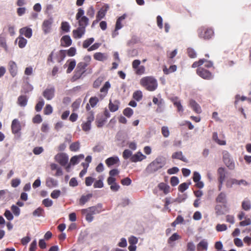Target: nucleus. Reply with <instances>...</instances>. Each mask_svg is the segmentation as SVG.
Listing matches in <instances>:
<instances>
[{"mask_svg": "<svg viewBox=\"0 0 251 251\" xmlns=\"http://www.w3.org/2000/svg\"><path fill=\"white\" fill-rule=\"evenodd\" d=\"M101 204H98L96 206L89 207L81 210V213L85 216L86 220L90 223L94 220L93 215L99 214L102 211Z\"/></svg>", "mask_w": 251, "mask_h": 251, "instance_id": "obj_1", "label": "nucleus"}, {"mask_svg": "<svg viewBox=\"0 0 251 251\" xmlns=\"http://www.w3.org/2000/svg\"><path fill=\"white\" fill-rule=\"evenodd\" d=\"M165 164L164 158L157 157L147 166L146 171L149 174L154 173L163 168Z\"/></svg>", "mask_w": 251, "mask_h": 251, "instance_id": "obj_2", "label": "nucleus"}, {"mask_svg": "<svg viewBox=\"0 0 251 251\" xmlns=\"http://www.w3.org/2000/svg\"><path fill=\"white\" fill-rule=\"evenodd\" d=\"M140 84L149 91H152L157 87L156 80L152 76H145L140 80Z\"/></svg>", "mask_w": 251, "mask_h": 251, "instance_id": "obj_3", "label": "nucleus"}, {"mask_svg": "<svg viewBox=\"0 0 251 251\" xmlns=\"http://www.w3.org/2000/svg\"><path fill=\"white\" fill-rule=\"evenodd\" d=\"M94 120V115L92 112L88 113L86 121L83 122L81 127L85 132H89L91 128V123Z\"/></svg>", "mask_w": 251, "mask_h": 251, "instance_id": "obj_4", "label": "nucleus"}, {"mask_svg": "<svg viewBox=\"0 0 251 251\" xmlns=\"http://www.w3.org/2000/svg\"><path fill=\"white\" fill-rule=\"evenodd\" d=\"M141 61L138 59L134 60L132 63V67L135 72L137 75H142L145 73V67L143 65H140Z\"/></svg>", "mask_w": 251, "mask_h": 251, "instance_id": "obj_5", "label": "nucleus"}, {"mask_svg": "<svg viewBox=\"0 0 251 251\" xmlns=\"http://www.w3.org/2000/svg\"><path fill=\"white\" fill-rule=\"evenodd\" d=\"M11 127L13 134L20 135L22 124L18 119H15L12 121Z\"/></svg>", "mask_w": 251, "mask_h": 251, "instance_id": "obj_6", "label": "nucleus"}, {"mask_svg": "<svg viewBox=\"0 0 251 251\" xmlns=\"http://www.w3.org/2000/svg\"><path fill=\"white\" fill-rule=\"evenodd\" d=\"M54 160L61 166H65L68 162L69 156L65 153L60 152L55 155Z\"/></svg>", "mask_w": 251, "mask_h": 251, "instance_id": "obj_7", "label": "nucleus"}, {"mask_svg": "<svg viewBox=\"0 0 251 251\" xmlns=\"http://www.w3.org/2000/svg\"><path fill=\"white\" fill-rule=\"evenodd\" d=\"M198 34L200 38L206 39L211 38L213 36L214 32L211 29L201 27L198 30Z\"/></svg>", "mask_w": 251, "mask_h": 251, "instance_id": "obj_8", "label": "nucleus"}, {"mask_svg": "<svg viewBox=\"0 0 251 251\" xmlns=\"http://www.w3.org/2000/svg\"><path fill=\"white\" fill-rule=\"evenodd\" d=\"M53 23V18L51 17L45 20L42 24V30L45 34L49 33L51 29V26Z\"/></svg>", "mask_w": 251, "mask_h": 251, "instance_id": "obj_9", "label": "nucleus"}, {"mask_svg": "<svg viewBox=\"0 0 251 251\" xmlns=\"http://www.w3.org/2000/svg\"><path fill=\"white\" fill-rule=\"evenodd\" d=\"M87 63L80 62L77 64L74 78L78 79L81 77L82 75L85 72V68L87 66Z\"/></svg>", "mask_w": 251, "mask_h": 251, "instance_id": "obj_10", "label": "nucleus"}, {"mask_svg": "<svg viewBox=\"0 0 251 251\" xmlns=\"http://www.w3.org/2000/svg\"><path fill=\"white\" fill-rule=\"evenodd\" d=\"M197 74L200 76L204 79H210L213 78V75L211 73L202 68H199L197 70Z\"/></svg>", "mask_w": 251, "mask_h": 251, "instance_id": "obj_11", "label": "nucleus"}, {"mask_svg": "<svg viewBox=\"0 0 251 251\" xmlns=\"http://www.w3.org/2000/svg\"><path fill=\"white\" fill-rule=\"evenodd\" d=\"M109 9V6L107 4H104L98 11L96 16V23H98L101 19L103 18Z\"/></svg>", "mask_w": 251, "mask_h": 251, "instance_id": "obj_12", "label": "nucleus"}, {"mask_svg": "<svg viewBox=\"0 0 251 251\" xmlns=\"http://www.w3.org/2000/svg\"><path fill=\"white\" fill-rule=\"evenodd\" d=\"M55 89L54 87L47 88L43 92V95L47 100H51L54 96Z\"/></svg>", "mask_w": 251, "mask_h": 251, "instance_id": "obj_13", "label": "nucleus"}, {"mask_svg": "<svg viewBox=\"0 0 251 251\" xmlns=\"http://www.w3.org/2000/svg\"><path fill=\"white\" fill-rule=\"evenodd\" d=\"M193 181L196 183V186L199 188H202L204 186V183L201 181V176L199 173L194 172L193 177Z\"/></svg>", "mask_w": 251, "mask_h": 251, "instance_id": "obj_14", "label": "nucleus"}, {"mask_svg": "<svg viewBox=\"0 0 251 251\" xmlns=\"http://www.w3.org/2000/svg\"><path fill=\"white\" fill-rule=\"evenodd\" d=\"M111 87V84L109 81H106L100 90V94L99 97L102 100L107 94L108 91Z\"/></svg>", "mask_w": 251, "mask_h": 251, "instance_id": "obj_15", "label": "nucleus"}, {"mask_svg": "<svg viewBox=\"0 0 251 251\" xmlns=\"http://www.w3.org/2000/svg\"><path fill=\"white\" fill-rule=\"evenodd\" d=\"M146 158V156L144 155L141 152L138 151L132 155L130 160L132 162H137L142 161Z\"/></svg>", "mask_w": 251, "mask_h": 251, "instance_id": "obj_16", "label": "nucleus"}, {"mask_svg": "<svg viewBox=\"0 0 251 251\" xmlns=\"http://www.w3.org/2000/svg\"><path fill=\"white\" fill-rule=\"evenodd\" d=\"M85 29L84 27H78L77 29L73 30V36L75 39L81 38L85 34Z\"/></svg>", "mask_w": 251, "mask_h": 251, "instance_id": "obj_17", "label": "nucleus"}, {"mask_svg": "<svg viewBox=\"0 0 251 251\" xmlns=\"http://www.w3.org/2000/svg\"><path fill=\"white\" fill-rule=\"evenodd\" d=\"M11 193L7 189L0 190V201H7L11 198Z\"/></svg>", "mask_w": 251, "mask_h": 251, "instance_id": "obj_18", "label": "nucleus"}, {"mask_svg": "<svg viewBox=\"0 0 251 251\" xmlns=\"http://www.w3.org/2000/svg\"><path fill=\"white\" fill-rule=\"evenodd\" d=\"M208 243L206 239L201 240L197 245V251H206Z\"/></svg>", "mask_w": 251, "mask_h": 251, "instance_id": "obj_19", "label": "nucleus"}, {"mask_svg": "<svg viewBox=\"0 0 251 251\" xmlns=\"http://www.w3.org/2000/svg\"><path fill=\"white\" fill-rule=\"evenodd\" d=\"M190 107L197 113H201V109L200 105L194 100H190L189 104Z\"/></svg>", "mask_w": 251, "mask_h": 251, "instance_id": "obj_20", "label": "nucleus"}, {"mask_svg": "<svg viewBox=\"0 0 251 251\" xmlns=\"http://www.w3.org/2000/svg\"><path fill=\"white\" fill-rule=\"evenodd\" d=\"M217 203H221L222 204H226L227 202L226 195L225 193H220L216 199Z\"/></svg>", "mask_w": 251, "mask_h": 251, "instance_id": "obj_21", "label": "nucleus"}, {"mask_svg": "<svg viewBox=\"0 0 251 251\" xmlns=\"http://www.w3.org/2000/svg\"><path fill=\"white\" fill-rule=\"evenodd\" d=\"M76 66V62L74 59H70L67 61L64 66L67 67V73H70Z\"/></svg>", "mask_w": 251, "mask_h": 251, "instance_id": "obj_22", "label": "nucleus"}, {"mask_svg": "<svg viewBox=\"0 0 251 251\" xmlns=\"http://www.w3.org/2000/svg\"><path fill=\"white\" fill-rule=\"evenodd\" d=\"M61 45L63 47H69L72 43V39L69 35L63 36L61 39Z\"/></svg>", "mask_w": 251, "mask_h": 251, "instance_id": "obj_23", "label": "nucleus"}, {"mask_svg": "<svg viewBox=\"0 0 251 251\" xmlns=\"http://www.w3.org/2000/svg\"><path fill=\"white\" fill-rule=\"evenodd\" d=\"M20 33L22 35H24L26 38H30L32 35V30L31 28L25 27L20 30Z\"/></svg>", "mask_w": 251, "mask_h": 251, "instance_id": "obj_24", "label": "nucleus"}, {"mask_svg": "<svg viewBox=\"0 0 251 251\" xmlns=\"http://www.w3.org/2000/svg\"><path fill=\"white\" fill-rule=\"evenodd\" d=\"M108 58V55L106 53L102 52H96L94 54V58L99 61H104Z\"/></svg>", "mask_w": 251, "mask_h": 251, "instance_id": "obj_25", "label": "nucleus"}, {"mask_svg": "<svg viewBox=\"0 0 251 251\" xmlns=\"http://www.w3.org/2000/svg\"><path fill=\"white\" fill-rule=\"evenodd\" d=\"M226 207V204H217L215 207V213L217 215L220 216L223 215L225 213V208Z\"/></svg>", "mask_w": 251, "mask_h": 251, "instance_id": "obj_26", "label": "nucleus"}, {"mask_svg": "<svg viewBox=\"0 0 251 251\" xmlns=\"http://www.w3.org/2000/svg\"><path fill=\"white\" fill-rule=\"evenodd\" d=\"M84 158V155L82 154L75 155L73 156L70 159L71 164H72V165L77 164Z\"/></svg>", "mask_w": 251, "mask_h": 251, "instance_id": "obj_27", "label": "nucleus"}, {"mask_svg": "<svg viewBox=\"0 0 251 251\" xmlns=\"http://www.w3.org/2000/svg\"><path fill=\"white\" fill-rule=\"evenodd\" d=\"M119 162V158L118 156H116L108 158L105 160V163L108 167L116 164Z\"/></svg>", "mask_w": 251, "mask_h": 251, "instance_id": "obj_28", "label": "nucleus"}, {"mask_svg": "<svg viewBox=\"0 0 251 251\" xmlns=\"http://www.w3.org/2000/svg\"><path fill=\"white\" fill-rule=\"evenodd\" d=\"M241 207L242 209L248 211L251 209V201L248 199H245L242 202Z\"/></svg>", "mask_w": 251, "mask_h": 251, "instance_id": "obj_29", "label": "nucleus"}, {"mask_svg": "<svg viewBox=\"0 0 251 251\" xmlns=\"http://www.w3.org/2000/svg\"><path fill=\"white\" fill-rule=\"evenodd\" d=\"M172 157L173 159H179L185 162H187L188 161L186 158L183 156L182 152L180 151L174 152L172 154Z\"/></svg>", "mask_w": 251, "mask_h": 251, "instance_id": "obj_30", "label": "nucleus"}, {"mask_svg": "<svg viewBox=\"0 0 251 251\" xmlns=\"http://www.w3.org/2000/svg\"><path fill=\"white\" fill-rule=\"evenodd\" d=\"M9 71L12 76H15L17 74V66L16 63L13 61H11L9 63Z\"/></svg>", "mask_w": 251, "mask_h": 251, "instance_id": "obj_31", "label": "nucleus"}, {"mask_svg": "<svg viewBox=\"0 0 251 251\" xmlns=\"http://www.w3.org/2000/svg\"><path fill=\"white\" fill-rule=\"evenodd\" d=\"M187 198L188 196L186 193L178 194L177 198L175 199L174 201L175 202L180 203L184 202Z\"/></svg>", "mask_w": 251, "mask_h": 251, "instance_id": "obj_32", "label": "nucleus"}, {"mask_svg": "<svg viewBox=\"0 0 251 251\" xmlns=\"http://www.w3.org/2000/svg\"><path fill=\"white\" fill-rule=\"evenodd\" d=\"M119 103L120 102L117 100H115L113 102L110 101L108 107L110 111L114 112L118 110Z\"/></svg>", "mask_w": 251, "mask_h": 251, "instance_id": "obj_33", "label": "nucleus"}, {"mask_svg": "<svg viewBox=\"0 0 251 251\" xmlns=\"http://www.w3.org/2000/svg\"><path fill=\"white\" fill-rule=\"evenodd\" d=\"M27 102V98L25 96H20L18 98L17 103L22 107H25L26 105Z\"/></svg>", "mask_w": 251, "mask_h": 251, "instance_id": "obj_34", "label": "nucleus"}, {"mask_svg": "<svg viewBox=\"0 0 251 251\" xmlns=\"http://www.w3.org/2000/svg\"><path fill=\"white\" fill-rule=\"evenodd\" d=\"M158 187L160 190L163 191L165 194H167L170 192V186L164 183H159Z\"/></svg>", "mask_w": 251, "mask_h": 251, "instance_id": "obj_35", "label": "nucleus"}, {"mask_svg": "<svg viewBox=\"0 0 251 251\" xmlns=\"http://www.w3.org/2000/svg\"><path fill=\"white\" fill-rule=\"evenodd\" d=\"M126 14H124L122 16L120 17L117 20L116 23V30H118L122 28L123 25L122 24V22L124 20L126 19Z\"/></svg>", "mask_w": 251, "mask_h": 251, "instance_id": "obj_36", "label": "nucleus"}, {"mask_svg": "<svg viewBox=\"0 0 251 251\" xmlns=\"http://www.w3.org/2000/svg\"><path fill=\"white\" fill-rule=\"evenodd\" d=\"M18 42V46L20 48H24L27 44V40L23 37L20 36L16 40Z\"/></svg>", "mask_w": 251, "mask_h": 251, "instance_id": "obj_37", "label": "nucleus"}, {"mask_svg": "<svg viewBox=\"0 0 251 251\" xmlns=\"http://www.w3.org/2000/svg\"><path fill=\"white\" fill-rule=\"evenodd\" d=\"M177 67L176 65H172L169 68L166 66H164L163 69V73L166 75H168L170 73L175 72L176 71Z\"/></svg>", "mask_w": 251, "mask_h": 251, "instance_id": "obj_38", "label": "nucleus"}, {"mask_svg": "<svg viewBox=\"0 0 251 251\" xmlns=\"http://www.w3.org/2000/svg\"><path fill=\"white\" fill-rule=\"evenodd\" d=\"M218 173L219 175V182L223 183L226 177V173L224 169L220 168L218 170Z\"/></svg>", "mask_w": 251, "mask_h": 251, "instance_id": "obj_39", "label": "nucleus"}, {"mask_svg": "<svg viewBox=\"0 0 251 251\" xmlns=\"http://www.w3.org/2000/svg\"><path fill=\"white\" fill-rule=\"evenodd\" d=\"M0 47L3 48L6 51L8 50L5 37L3 34H0Z\"/></svg>", "mask_w": 251, "mask_h": 251, "instance_id": "obj_40", "label": "nucleus"}, {"mask_svg": "<svg viewBox=\"0 0 251 251\" xmlns=\"http://www.w3.org/2000/svg\"><path fill=\"white\" fill-rule=\"evenodd\" d=\"M77 21L79 27H84V28L85 29L86 26L88 24V19L86 16L82 17Z\"/></svg>", "mask_w": 251, "mask_h": 251, "instance_id": "obj_41", "label": "nucleus"}, {"mask_svg": "<svg viewBox=\"0 0 251 251\" xmlns=\"http://www.w3.org/2000/svg\"><path fill=\"white\" fill-rule=\"evenodd\" d=\"M92 195L91 194L82 196L79 200V203L81 205H84L92 198Z\"/></svg>", "mask_w": 251, "mask_h": 251, "instance_id": "obj_42", "label": "nucleus"}, {"mask_svg": "<svg viewBox=\"0 0 251 251\" xmlns=\"http://www.w3.org/2000/svg\"><path fill=\"white\" fill-rule=\"evenodd\" d=\"M174 104L177 107L178 112H183V108L182 106L180 100L177 98L173 100Z\"/></svg>", "mask_w": 251, "mask_h": 251, "instance_id": "obj_43", "label": "nucleus"}, {"mask_svg": "<svg viewBox=\"0 0 251 251\" xmlns=\"http://www.w3.org/2000/svg\"><path fill=\"white\" fill-rule=\"evenodd\" d=\"M215 229L218 232H222L226 231L227 229V226L225 224H218L216 225Z\"/></svg>", "mask_w": 251, "mask_h": 251, "instance_id": "obj_44", "label": "nucleus"}, {"mask_svg": "<svg viewBox=\"0 0 251 251\" xmlns=\"http://www.w3.org/2000/svg\"><path fill=\"white\" fill-rule=\"evenodd\" d=\"M80 148V144L78 142H76L72 143L70 147V150L72 151H77Z\"/></svg>", "mask_w": 251, "mask_h": 251, "instance_id": "obj_45", "label": "nucleus"}, {"mask_svg": "<svg viewBox=\"0 0 251 251\" xmlns=\"http://www.w3.org/2000/svg\"><path fill=\"white\" fill-rule=\"evenodd\" d=\"M61 29L65 32H68L70 30V25L67 22H62L61 25Z\"/></svg>", "mask_w": 251, "mask_h": 251, "instance_id": "obj_46", "label": "nucleus"}, {"mask_svg": "<svg viewBox=\"0 0 251 251\" xmlns=\"http://www.w3.org/2000/svg\"><path fill=\"white\" fill-rule=\"evenodd\" d=\"M174 199H172L170 197H167L165 199V208L166 210H168L169 211H171V209L168 207V205L171 203L175 202Z\"/></svg>", "mask_w": 251, "mask_h": 251, "instance_id": "obj_47", "label": "nucleus"}, {"mask_svg": "<svg viewBox=\"0 0 251 251\" xmlns=\"http://www.w3.org/2000/svg\"><path fill=\"white\" fill-rule=\"evenodd\" d=\"M142 92L140 90L136 91L133 94V99L137 101L140 100L142 99Z\"/></svg>", "mask_w": 251, "mask_h": 251, "instance_id": "obj_48", "label": "nucleus"}, {"mask_svg": "<svg viewBox=\"0 0 251 251\" xmlns=\"http://www.w3.org/2000/svg\"><path fill=\"white\" fill-rule=\"evenodd\" d=\"M190 184V182L189 183L186 182L181 183L178 186V190L181 193H183L184 191H185L188 188Z\"/></svg>", "mask_w": 251, "mask_h": 251, "instance_id": "obj_49", "label": "nucleus"}, {"mask_svg": "<svg viewBox=\"0 0 251 251\" xmlns=\"http://www.w3.org/2000/svg\"><path fill=\"white\" fill-rule=\"evenodd\" d=\"M94 41V38H90L84 41L83 43V47L85 49L87 48Z\"/></svg>", "mask_w": 251, "mask_h": 251, "instance_id": "obj_50", "label": "nucleus"}, {"mask_svg": "<svg viewBox=\"0 0 251 251\" xmlns=\"http://www.w3.org/2000/svg\"><path fill=\"white\" fill-rule=\"evenodd\" d=\"M161 133L164 137H168L170 135V131L169 128L166 126H162L161 128Z\"/></svg>", "mask_w": 251, "mask_h": 251, "instance_id": "obj_51", "label": "nucleus"}, {"mask_svg": "<svg viewBox=\"0 0 251 251\" xmlns=\"http://www.w3.org/2000/svg\"><path fill=\"white\" fill-rule=\"evenodd\" d=\"M123 114L127 117H130L133 114V110L130 108H126L123 111Z\"/></svg>", "mask_w": 251, "mask_h": 251, "instance_id": "obj_52", "label": "nucleus"}, {"mask_svg": "<svg viewBox=\"0 0 251 251\" xmlns=\"http://www.w3.org/2000/svg\"><path fill=\"white\" fill-rule=\"evenodd\" d=\"M44 212V209L41 207H38L33 212V215L35 217H40L42 216Z\"/></svg>", "mask_w": 251, "mask_h": 251, "instance_id": "obj_53", "label": "nucleus"}, {"mask_svg": "<svg viewBox=\"0 0 251 251\" xmlns=\"http://www.w3.org/2000/svg\"><path fill=\"white\" fill-rule=\"evenodd\" d=\"M251 225V220L250 218L245 217L244 220L240 222L239 225L242 226H245Z\"/></svg>", "mask_w": 251, "mask_h": 251, "instance_id": "obj_54", "label": "nucleus"}, {"mask_svg": "<svg viewBox=\"0 0 251 251\" xmlns=\"http://www.w3.org/2000/svg\"><path fill=\"white\" fill-rule=\"evenodd\" d=\"M132 155V152L131 151L128 149L125 150L123 153V157L124 159H127L129 157H131Z\"/></svg>", "mask_w": 251, "mask_h": 251, "instance_id": "obj_55", "label": "nucleus"}, {"mask_svg": "<svg viewBox=\"0 0 251 251\" xmlns=\"http://www.w3.org/2000/svg\"><path fill=\"white\" fill-rule=\"evenodd\" d=\"M226 222L233 225L235 223L234 216L232 215H227L226 216Z\"/></svg>", "mask_w": 251, "mask_h": 251, "instance_id": "obj_56", "label": "nucleus"}, {"mask_svg": "<svg viewBox=\"0 0 251 251\" xmlns=\"http://www.w3.org/2000/svg\"><path fill=\"white\" fill-rule=\"evenodd\" d=\"M103 187L102 179H99L94 182V187L95 188H101Z\"/></svg>", "mask_w": 251, "mask_h": 251, "instance_id": "obj_57", "label": "nucleus"}, {"mask_svg": "<svg viewBox=\"0 0 251 251\" xmlns=\"http://www.w3.org/2000/svg\"><path fill=\"white\" fill-rule=\"evenodd\" d=\"M53 109L50 104H47L44 109V112L45 115H50L52 113Z\"/></svg>", "mask_w": 251, "mask_h": 251, "instance_id": "obj_58", "label": "nucleus"}, {"mask_svg": "<svg viewBox=\"0 0 251 251\" xmlns=\"http://www.w3.org/2000/svg\"><path fill=\"white\" fill-rule=\"evenodd\" d=\"M61 195V191L59 190H54L50 194V197L54 199H57Z\"/></svg>", "mask_w": 251, "mask_h": 251, "instance_id": "obj_59", "label": "nucleus"}, {"mask_svg": "<svg viewBox=\"0 0 251 251\" xmlns=\"http://www.w3.org/2000/svg\"><path fill=\"white\" fill-rule=\"evenodd\" d=\"M238 180L235 179H229L227 182L226 185L227 187L230 188L233 185L236 184L237 185Z\"/></svg>", "mask_w": 251, "mask_h": 251, "instance_id": "obj_60", "label": "nucleus"}, {"mask_svg": "<svg viewBox=\"0 0 251 251\" xmlns=\"http://www.w3.org/2000/svg\"><path fill=\"white\" fill-rule=\"evenodd\" d=\"M42 203L46 207H50L53 204V201L49 199H45L43 200Z\"/></svg>", "mask_w": 251, "mask_h": 251, "instance_id": "obj_61", "label": "nucleus"}, {"mask_svg": "<svg viewBox=\"0 0 251 251\" xmlns=\"http://www.w3.org/2000/svg\"><path fill=\"white\" fill-rule=\"evenodd\" d=\"M153 102L157 105L159 107L162 106L164 104V101L162 99H158L157 98H153Z\"/></svg>", "mask_w": 251, "mask_h": 251, "instance_id": "obj_62", "label": "nucleus"}, {"mask_svg": "<svg viewBox=\"0 0 251 251\" xmlns=\"http://www.w3.org/2000/svg\"><path fill=\"white\" fill-rule=\"evenodd\" d=\"M98 101H99V99L98 98H97L96 97H92L89 100L90 104L91 105V106L92 107H94V106H95Z\"/></svg>", "mask_w": 251, "mask_h": 251, "instance_id": "obj_63", "label": "nucleus"}, {"mask_svg": "<svg viewBox=\"0 0 251 251\" xmlns=\"http://www.w3.org/2000/svg\"><path fill=\"white\" fill-rule=\"evenodd\" d=\"M195 245L193 242H189L187 244V249L188 251H195Z\"/></svg>", "mask_w": 251, "mask_h": 251, "instance_id": "obj_64", "label": "nucleus"}]
</instances>
